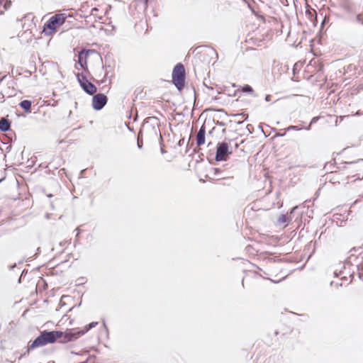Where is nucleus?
I'll use <instances>...</instances> for the list:
<instances>
[{"mask_svg": "<svg viewBox=\"0 0 363 363\" xmlns=\"http://www.w3.org/2000/svg\"><path fill=\"white\" fill-rule=\"evenodd\" d=\"M59 340L60 343H67L73 342L67 336V330L64 332L60 330L43 331L29 345L28 350H33L36 347H42L48 344L55 342Z\"/></svg>", "mask_w": 363, "mask_h": 363, "instance_id": "nucleus-1", "label": "nucleus"}, {"mask_svg": "<svg viewBox=\"0 0 363 363\" xmlns=\"http://www.w3.org/2000/svg\"><path fill=\"white\" fill-rule=\"evenodd\" d=\"M68 16L65 13H57L51 16L43 26V33L46 36L52 35L57 28L63 25L66 21Z\"/></svg>", "mask_w": 363, "mask_h": 363, "instance_id": "nucleus-2", "label": "nucleus"}, {"mask_svg": "<svg viewBox=\"0 0 363 363\" xmlns=\"http://www.w3.org/2000/svg\"><path fill=\"white\" fill-rule=\"evenodd\" d=\"M172 82L178 90H182L185 84V69L182 63L176 65L172 71Z\"/></svg>", "mask_w": 363, "mask_h": 363, "instance_id": "nucleus-3", "label": "nucleus"}, {"mask_svg": "<svg viewBox=\"0 0 363 363\" xmlns=\"http://www.w3.org/2000/svg\"><path fill=\"white\" fill-rule=\"evenodd\" d=\"M232 153L233 150L228 143L225 142L218 143L216 147L215 160L217 162L225 161Z\"/></svg>", "mask_w": 363, "mask_h": 363, "instance_id": "nucleus-4", "label": "nucleus"}, {"mask_svg": "<svg viewBox=\"0 0 363 363\" xmlns=\"http://www.w3.org/2000/svg\"><path fill=\"white\" fill-rule=\"evenodd\" d=\"M98 325V322H91L89 325H86L84 329L79 328H71L67 329V336L69 337V340L72 341L77 340L81 336L84 335L89 330L94 328Z\"/></svg>", "mask_w": 363, "mask_h": 363, "instance_id": "nucleus-5", "label": "nucleus"}, {"mask_svg": "<svg viewBox=\"0 0 363 363\" xmlns=\"http://www.w3.org/2000/svg\"><path fill=\"white\" fill-rule=\"evenodd\" d=\"M77 78L81 87L86 94L93 95L96 92L97 89L96 86L89 82L83 73H78Z\"/></svg>", "mask_w": 363, "mask_h": 363, "instance_id": "nucleus-6", "label": "nucleus"}, {"mask_svg": "<svg viewBox=\"0 0 363 363\" xmlns=\"http://www.w3.org/2000/svg\"><path fill=\"white\" fill-rule=\"evenodd\" d=\"M108 97L101 93L94 95L92 98V107L96 111L101 110L107 104Z\"/></svg>", "mask_w": 363, "mask_h": 363, "instance_id": "nucleus-7", "label": "nucleus"}, {"mask_svg": "<svg viewBox=\"0 0 363 363\" xmlns=\"http://www.w3.org/2000/svg\"><path fill=\"white\" fill-rule=\"evenodd\" d=\"M206 128L204 125H201L196 134V145L201 146L205 143Z\"/></svg>", "mask_w": 363, "mask_h": 363, "instance_id": "nucleus-8", "label": "nucleus"}, {"mask_svg": "<svg viewBox=\"0 0 363 363\" xmlns=\"http://www.w3.org/2000/svg\"><path fill=\"white\" fill-rule=\"evenodd\" d=\"M89 50L86 51L84 49L81 50L78 54V63L84 69H87L86 60L84 62V57L86 58L89 54Z\"/></svg>", "mask_w": 363, "mask_h": 363, "instance_id": "nucleus-9", "label": "nucleus"}, {"mask_svg": "<svg viewBox=\"0 0 363 363\" xmlns=\"http://www.w3.org/2000/svg\"><path fill=\"white\" fill-rule=\"evenodd\" d=\"M340 6L347 12H352L353 4L350 0H339Z\"/></svg>", "mask_w": 363, "mask_h": 363, "instance_id": "nucleus-10", "label": "nucleus"}, {"mask_svg": "<svg viewBox=\"0 0 363 363\" xmlns=\"http://www.w3.org/2000/svg\"><path fill=\"white\" fill-rule=\"evenodd\" d=\"M11 128V122L6 118H1L0 120V130L2 132L8 131Z\"/></svg>", "mask_w": 363, "mask_h": 363, "instance_id": "nucleus-11", "label": "nucleus"}, {"mask_svg": "<svg viewBox=\"0 0 363 363\" xmlns=\"http://www.w3.org/2000/svg\"><path fill=\"white\" fill-rule=\"evenodd\" d=\"M31 101L29 100H23L21 101L19 106L21 108H23L26 113H30L31 110Z\"/></svg>", "mask_w": 363, "mask_h": 363, "instance_id": "nucleus-12", "label": "nucleus"}, {"mask_svg": "<svg viewBox=\"0 0 363 363\" xmlns=\"http://www.w3.org/2000/svg\"><path fill=\"white\" fill-rule=\"evenodd\" d=\"M242 91L246 93H253V89L251 86L246 84L242 87Z\"/></svg>", "mask_w": 363, "mask_h": 363, "instance_id": "nucleus-13", "label": "nucleus"}, {"mask_svg": "<svg viewBox=\"0 0 363 363\" xmlns=\"http://www.w3.org/2000/svg\"><path fill=\"white\" fill-rule=\"evenodd\" d=\"M303 128L302 127H298L297 125H290L289 126L286 130V131H289V130H302Z\"/></svg>", "mask_w": 363, "mask_h": 363, "instance_id": "nucleus-14", "label": "nucleus"}, {"mask_svg": "<svg viewBox=\"0 0 363 363\" xmlns=\"http://www.w3.org/2000/svg\"><path fill=\"white\" fill-rule=\"evenodd\" d=\"M11 6V1H9V0H6V2L4 4V11H6L9 9H10Z\"/></svg>", "mask_w": 363, "mask_h": 363, "instance_id": "nucleus-15", "label": "nucleus"}, {"mask_svg": "<svg viewBox=\"0 0 363 363\" xmlns=\"http://www.w3.org/2000/svg\"><path fill=\"white\" fill-rule=\"evenodd\" d=\"M278 222L279 223H284L286 222V216L285 215H281L278 218Z\"/></svg>", "mask_w": 363, "mask_h": 363, "instance_id": "nucleus-16", "label": "nucleus"}, {"mask_svg": "<svg viewBox=\"0 0 363 363\" xmlns=\"http://www.w3.org/2000/svg\"><path fill=\"white\" fill-rule=\"evenodd\" d=\"M318 117H313V118H312V120H311V121L310 124L308 125V126L306 128V130H309L311 129V125H312L313 123L316 122V121H318Z\"/></svg>", "mask_w": 363, "mask_h": 363, "instance_id": "nucleus-17", "label": "nucleus"}, {"mask_svg": "<svg viewBox=\"0 0 363 363\" xmlns=\"http://www.w3.org/2000/svg\"><path fill=\"white\" fill-rule=\"evenodd\" d=\"M355 19L357 23L363 25V19L361 14L357 15Z\"/></svg>", "mask_w": 363, "mask_h": 363, "instance_id": "nucleus-18", "label": "nucleus"}, {"mask_svg": "<svg viewBox=\"0 0 363 363\" xmlns=\"http://www.w3.org/2000/svg\"><path fill=\"white\" fill-rule=\"evenodd\" d=\"M359 161H363V160H359L356 162H345L344 163H342V164L344 165L343 166V168H345V166L347 165V164H354L355 163L359 162Z\"/></svg>", "mask_w": 363, "mask_h": 363, "instance_id": "nucleus-19", "label": "nucleus"}, {"mask_svg": "<svg viewBox=\"0 0 363 363\" xmlns=\"http://www.w3.org/2000/svg\"><path fill=\"white\" fill-rule=\"evenodd\" d=\"M152 129L154 131L156 136H157V132H160V128L158 126L155 127V125H152Z\"/></svg>", "mask_w": 363, "mask_h": 363, "instance_id": "nucleus-20", "label": "nucleus"}, {"mask_svg": "<svg viewBox=\"0 0 363 363\" xmlns=\"http://www.w3.org/2000/svg\"><path fill=\"white\" fill-rule=\"evenodd\" d=\"M213 172L216 176H218V174L222 172V169L220 168H213Z\"/></svg>", "mask_w": 363, "mask_h": 363, "instance_id": "nucleus-21", "label": "nucleus"}, {"mask_svg": "<svg viewBox=\"0 0 363 363\" xmlns=\"http://www.w3.org/2000/svg\"><path fill=\"white\" fill-rule=\"evenodd\" d=\"M148 128V122L146 121L143 125V130H144L145 128Z\"/></svg>", "mask_w": 363, "mask_h": 363, "instance_id": "nucleus-22", "label": "nucleus"}, {"mask_svg": "<svg viewBox=\"0 0 363 363\" xmlns=\"http://www.w3.org/2000/svg\"><path fill=\"white\" fill-rule=\"evenodd\" d=\"M270 99H271V95H269V94H268V95H267V96H265V101H270Z\"/></svg>", "mask_w": 363, "mask_h": 363, "instance_id": "nucleus-23", "label": "nucleus"}, {"mask_svg": "<svg viewBox=\"0 0 363 363\" xmlns=\"http://www.w3.org/2000/svg\"><path fill=\"white\" fill-rule=\"evenodd\" d=\"M103 325H104V328L106 329V330L108 331V328L106 326L105 320H103Z\"/></svg>", "mask_w": 363, "mask_h": 363, "instance_id": "nucleus-24", "label": "nucleus"}, {"mask_svg": "<svg viewBox=\"0 0 363 363\" xmlns=\"http://www.w3.org/2000/svg\"><path fill=\"white\" fill-rule=\"evenodd\" d=\"M286 135V132H284V133H279V134H277V136H280V137H283Z\"/></svg>", "mask_w": 363, "mask_h": 363, "instance_id": "nucleus-25", "label": "nucleus"}, {"mask_svg": "<svg viewBox=\"0 0 363 363\" xmlns=\"http://www.w3.org/2000/svg\"><path fill=\"white\" fill-rule=\"evenodd\" d=\"M240 116H243V117H245V120H246V119H247V116L245 113H242L241 114H240Z\"/></svg>", "mask_w": 363, "mask_h": 363, "instance_id": "nucleus-26", "label": "nucleus"}, {"mask_svg": "<svg viewBox=\"0 0 363 363\" xmlns=\"http://www.w3.org/2000/svg\"><path fill=\"white\" fill-rule=\"evenodd\" d=\"M138 146L139 148L142 147V143L139 141V140H138Z\"/></svg>", "mask_w": 363, "mask_h": 363, "instance_id": "nucleus-27", "label": "nucleus"}, {"mask_svg": "<svg viewBox=\"0 0 363 363\" xmlns=\"http://www.w3.org/2000/svg\"><path fill=\"white\" fill-rule=\"evenodd\" d=\"M160 151H161L162 154H164L166 152V151L164 150V149L163 147H161Z\"/></svg>", "mask_w": 363, "mask_h": 363, "instance_id": "nucleus-28", "label": "nucleus"}, {"mask_svg": "<svg viewBox=\"0 0 363 363\" xmlns=\"http://www.w3.org/2000/svg\"><path fill=\"white\" fill-rule=\"evenodd\" d=\"M76 230L77 231V236L79 235V230L78 228H76Z\"/></svg>", "mask_w": 363, "mask_h": 363, "instance_id": "nucleus-29", "label": "nucleus"}, {"mask_svg": "<svg viewBox=\"0 0 363 363\" xmlns=\"http://www.w3.org/2000/svg\"><path fill=\"white\" fill-rule=\"evenodd\" d=\"M325 169H328V164H326V165L325 166Z\"/></svg>", "mask_w": 363, "mask_h": 363, "instance_id": "nucleus-30", "label": "nucleus"}, {"mask_svg": "<svg viewBox=\"0 0 363 363\" xmlns=\"http://www.w3.org/2000/svg\"><path fill=\"white\" fill-rule=\"evenodd\" d=\"M4 13V11H0V15H2Z\"/></svg>", "mask_w": 363, "mask_h": 363, "instance_id": "nucleus-31", "label": "nucleus"}, {"mask_svg": "<svg viewBox=\"0 0 363 363\" xmlns=\"http://www.w3.org/2000/svg\"><path fill=\"white\" fill-rule=\"evenodd\" d=\"M72 354H79V353H78V352H72Z\"/></svg>", "mask_w": 363, "mask_h": 363, "instance_id": "nucleus-32", "label": "nucleus"}, {"mask_svg": "<svg viewBox=\"0 0 363 363\" xmlns=\"http://www.w3.org/2000/svg\"><path fill=\"white\" fill-rule=\"evenodd\" d=\"M296 208H297V206H295L292 208V211H294Z\"/></svg>", "mask_w": 363, "mask_h": 363, "instance_id": "nucleus-33", "label": "nucleus"}, {"mask_svg": "<svg viewBox=\"0 0 363 363\" xmlns=\"http://www.w3.org/2000/svg\"><path fill=\"white\" fill-rule=\"evenodd\" d=\"M16 267V264H13V266H11V269H13Z\"/></svg>", "mask_w": 363, "mask_h": 363, "instance_id": "nucleus-34", "label": "nucleus"}, {"mask_svg": "<svg viewBox=\"0 0 363 363\" xmlns=\"http://www.w3.org/2000/svg\"><path fill=\"white\" fill-rule=\"evenodd\" d=\"M160 140H161V141H162V135H160Z\"/></svg>", "mask_w": 363, "mask_h": 363, "instance_id": "nucleus-35", "label": "nucleus"}, {"mask_svg": "<svg viewBox=\"0 0 363 363\" xmlns=\"http://www.w3.org/2000/svg\"><path fill=\"white\" fill-rule=\"evenodd\" d=\"M4 0H0V5H1Z\"/></svg>", "mask_w": 363, "mask_h": 363, "instance_id": "nucleus-36", "label": "nucleus"}, {"mask_svg": "<svg viewBox=\"0 0 363 363\" xmlns=\"http://www.w3.org/2000/svg\"><path fill=\"white\" fill-rule=\"evenodd\" d=\"M143 130H141L139 133V135L142 134Z\"/></svg>", "mask_w": 363, "mask_h": 363, "instance_id": "nucleus-37", "label": "nucleus"}, {"mask_svg": "<svg viewBox=\"0 0 363 363\" xmlns=\"http://www.w3.org/2000/svg\"><path fill=\"white\" fill-rule=\"evenodd\" d=\"M3 179H0V182L2 181Z\"/></svg>", "mask_w": 363, "mask_h": 363, "instance_id": "nucleus-38", "label": "nucleus"}]
</instances>
